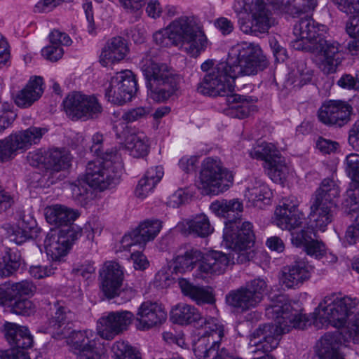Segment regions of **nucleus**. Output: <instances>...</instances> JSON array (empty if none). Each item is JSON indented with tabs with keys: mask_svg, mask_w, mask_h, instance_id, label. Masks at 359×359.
Wrapping results in <instances>:
<instances>
[{
	"mask_svg": "<svg viewBox=\"0 0 359 359\" xmlns=\"http://www.w3.org/2000/svg\"><path fill=\"white\" fill-rule=\"evenodd\" d=\"M358 304L355 298L332 294L325 297L311 314L306 315L280 296L266 309V316L274 320V325H264L257 329L250 335L249 344L256 347L253 352H269L278 346L280 335L293 329H306L311 324L318 329L329 325L345 327L344 341L348 339L359 343V313L353 314Z\"/></svg>",
	"mask_w": 359,
	"mask_h": 359,
	"instance_id": "nucleus-1",
	"label": "nucleus"
},
{
	"mask_svg": "<svg viewBox=\"0 0 359 359\" xmlns=\"http://www.w3.org/2000/svg\"><path fill=\"white\" fill-rule=\"evenodd\" d=\"M269 62L259 45L241 42L233 46L226 61L207 60L202 63L205 72L198 91L211 96H225L235 90V79L254 76L267 68Z\"/></svg>",
	"mask_w": 359,
	"mask_h": 359,
	"instance_id": "nucleus-2",
	"label": "nucleus"
},
{
	"mask_svg": "<svg viewBox=\"0 0 359 359\" xmlns=\"http://www.w3.org/2000/svg\"><path fill=\"white\" fill-rule=\"evenodd\" d=\"M318 0H233L232 9L241 30L248 34L266 32L271 27L269 6L295 16L313 10Z\"/></svg>",
	"mask_w": 359,
	"mask_h": 359,
	"instance_id": "nucleus-3",
	"label": "nucleus"
},
{
	"mask_svg": "<svg viewBox=\"0 0 359 359\" xmlns=\"http://www.w3.org/2000/svg\"><path fill=\"white\" fill-rule=\"evenodd\" d=\"M327 27L319 25L311 18L301 20L294 27L295 37L292 42L297 50L309 51L316 65L325 74L333 73L342 60V48L340 43L327 39Z\"/></svg>",
	"mask_w": 359,
	"mask_h": 359,
	"instance_id": "nucleus-4",
	"label": "nucleus"
},
{
	"mask_svg": "<svg viewBox=\"0 0 359 359\" xmlns=\"http://www.w3.org/2000/svg\"><path fill=\"white\" fill-rule=\"evenodd\" d=\"M210 210L217 216L229 219L225 223L222 246L235 250L241 262L252 258V248L255 243L252 224L249 222L231 221L243 212L242 202L238 198L217 200L210 204Z\"/></svg>",
	"mask_w": 359,
	"mask_h": 359,
	"instance_id": "nucleus-5",
	"label": "nucleus"
},
{
	"mask_svg": "<svg viewBox=\"0 0 359 359\" xmlns=\"http://www.w3.org/2000/svg\"><path fill=\"white\" fill-rule=\"evenodd\" d=\"M74 315L65 307H59L50 320L48 332L55 338H67V343L78 359H106V348L97 332L91 330L71 331Z\"/></svg>",
	"mask_w": 359,
	"mask_h": 359,
	"instance_id": "nucleus-6",
	"label": "nucleus"
},
{
	"mask_svg": "<svg viewBox=\"0 0 359 359\" xmlns=\"http://www.w3.org/2000/svg\"><path fill=\"white\" fill-rule=\"evenodd\" d=\"M153 40L162 47L175 46L192 57H198L209 46L203 27L194 18L188 16L176 18L165 28L155 32Z\"/></svg>",
	"mask_w": 359,
	"mask_h": 359,
	"instance_id": "nucleus-7",
	"label": "nucleus"
},
{
	"mask_svg": "<svg viewBox=\"0 0 359 359\" xmlns=\"http://www.w3.org/2000/svg\"><path fill=\"white\" fill-rule=\"evenodd\" d=\"M299 201L294 196L283 198L276 208L273 223L282 230L291 231L292 243L294 245L302 248L307 255L321 257L325 252V245L313 238L315 234L311 231H297L304 218V214L299 210Z\"/></svg>",
	"mask_w": 359,
	"mask_h": 359,
	"instance_id": "nucleus-8",
	"label": "nucleus"
},
{
	"mask_svg": "<svg viewBox=\"0 0 359 359\" xmlns=\"http://www.w3.org/2000/svg\"><path fill=\"white\" fill-rule=\"evenodd\" d=\"M140 66L147 81L148 96L153 100L165 101L179 90L180 76L166 63L158 62L151 51L144 55Z\"/></svg>",
	"mask_w": 359,
	"mask_h": 359,
	"instance_id": "nucleus-9",
	"label": "nucleus"
},
{
	"mask_svg": "<svg viewBox=\"0 0 359 359\" xmlns=\"http://www.w3.org/2000/svg\"><path fill=\"white\" fill-rule=\"evenodd\" d=\"M233 178V172L218 157H207L201 163L196 186L204 194L218 195L230 188Z\"/></svg>",
	"mask_w": 359,
	"mask_h": 359,
	"instance_id": "nucleus-10",
	"label": "nucleus"
},
{
	"mask_svg": "<svg viewBox=\"0 0 359 359\" xmlns=\"http://www.w3.org/2000/svg\"><path fill=\"white\" fill-rule=\"evenodd\" d=\"M27 161L32 166L44 168L46 175L34 172L29 178V186L32 188H43L50 186L53 180H50L51 171H59L67 168L70 165L71 156L65 150L53 149L48 151L36 150L27 155Z\"/></svg>",
	"mask_w": 359,
	"mask_h": 359,
	"instance_id": "nucleus-11",
	"label": "nucleus"
},
{
	"mask_svg": "<svg viewBox=\"0 0 359 359\" xmlns=\"http://www.w3.org/2000/svg\"><path fill=\"white\" fill-rule=\"evenodd\" d=\"M345 170L351 180L349 188L347 189L345 199L342 203V208L347 214L356 213L359 210V205L355 193L359 194V154L352 153L346 156L345 162ZM359 238V213L357 215L353 224L350 225L346 232L344 238L345 246L353 245Z\"/></svg>",
	"mask_w": 359,
	"mask_h": 359,
	"instance_id": "nucleus-12",
	"label": "nucleus"
},
{
	"mask_svg": "<svg viewBox=\"0 0 359 359\" xmlns=\"http://www.w3.org/2000/svg\"><path fill=\"white\" fill-rule=\"evenodd\" d=\"M121 167L116 154H106L88 163L85 180L89 187L103 191L116 183Z\"/></svg>",
	"mask_w": 359,
	"mask_h": 359,
	"instance_id": "nucleus-13",
	"label": "nucleus"
},
{
	"mask_svg": "<svg viewBox=\"0 0 359 359\" xmlns=\"http://www.w3.org/2000/svg\"><path fill=\"white\" fill-rule=\"evenodd\" d=\"M250 156L264 161V169L275 183L283 184L294 177L293 169L285 162L279 151L272 143L262 142L254 147Z\"/></svg>",
	"mask_w": 359,
	"mask_h": 359,
	"instance_id": "nucleus-14",
	"label": "nucleus"
},
{
	"mask_svg": "<svg viewBox=\"0 0 359 359\" xmlns=\"http://www.w3.org/2000/svg\"><path fill=\"white\" fill-rule=\"evenodd\" d=\"M66 114L72 119L88 120L97 117L102 107L97 98L93 95L72 92L62 102Z\"/></svg>",
	"mask_w": 359,
	"mask_h": 359,
	"instance_id": "nucleus-15",
	"label": "nucleus"
},
{
	"mask_svg": "<svg viewBox=\"0 0 359 359\" xmlns=\"http://www.w3.org/2000/svg\"><path fill=\"white\" fill-rule=\"evenodd\" d=\"M104 87L108 101L121 105L132 100L137 90V81L131 71L124 70L112 76Z\"/></svg>",
	"mask_w": 359,
	"mask_h": 359,
	"instance_id": "nucleus-16",
	"label": "nucleus"
},
{
	"mask_svg": "<svg viewBox=\"0 0 359 359\" xmlns=\"http://www.w3.org/2000/svg\"><path fill=\"white\" fill-rule=\"evenodd\" d=\"M266 288V283L264 279H255L245 287L229 292L226 297V302L241 311L253 309L262 301Z\"/></svg>",
	"mask_w": 359,
	"mask_h": 359,
	"instance_id": "nucleus-17",
	"label": "nucleus"
},
{
	"mask_svg": "<svg viewBox=\"0 0 359 359\" xmlns=\"http://www.w3.org/2000/svg\"><path fill=\"white\" fill-rule=\"evenodd\" d=\"M232 254L230 257L225 253L211 250L206 252L201 251V257L197 264V269L194 276L201 279H208L214 276L223 273L231 261L236 259L239 263H243L238 259V253L232 248Z\"/></svg>",
	"mask_w": 359,
	"mask_h": 359,
	"instance_id": "nucleus-18",
	"label": "nucleus"
},
{
	"mask_svg": "<svg viewBox=\"0 0 359 359\" xmlns=\"http://www.w3.org/2000/svg\"><path fill=\"white\" fill-rule=\"evenodd\" d=\"M133 319V313L128 311L104 314L97 321L96 332L102 339L111 340L126 330Z\"/></svg>",
	"mask_w": 359,
	"mask_h": 359,
	"instance_id": "nucleus-19",
	"label": "nucleus"
},
{
	"mask_svg": "<svg viewBox=\"0 0 359 359\" xmlns=\"http://www.w3.org/2000/svg\"><path fill=\"white\" fill-rule=\"evenodd\" d=\"M166 318L167 313L161 304L146 301L140 305L133 320L137 330L147 331L160 325Z\"/></svg>",
	"mask_w": 359,
	"mask_h": 359,
	"instance_id": "nucleus-20",
	"label": "nucleus"
},
{
	"mask_svg": "<svg viewBox=\"0 0 359 359\" xmlns=\"http://www.w3.org/2000/svg\"><path fill=\"white\" fill-rule=\"evenodd\" d=\"M337 8L350 15L346 25L347 34L353 39L348 44V50L353 54L359 52V0H331Z\"/></svg>",
	"mask_w": 359,
	"mask_h": 359,
	"instance_id": "nucleus-21",
	"label": "nucleus"
},
{
	"mask_svg": "<svg viewBox=\"0 0 359 359\" xmlns=\"http://www.w3.org/2000/svg\"><path fill=\"white\" fill-rule=\"evenodd\" d=\"M351 106L342 100H330L319 109V120L325 125L342 126L350 119Z\"/></svg>",
	"mask_w": 359,
	"mask_h": 359,
	"instance_id": "nucleus-22",
	"label": "nucleus"
},
{
	"mask_svg": "<svg viewBox=\"0 0 359 359\" xmlns=\"http://www.w3.org/2000/svg\"><path fill=\"white\" fill-rule=\"evenodd\" d=\"M102 290L109 298H114L121 292L123 280V268L116 262H104L100 271Z\"/></svg>",
	"mask_w": 359,
	"mask_h": 359,
	"instance_id": "nucleus-23",
	"label": "nucleus"
},
{
	"mask_svg": "<svg viewBox=\"0 0 359 359\" xmlns=\"http://www.w3.org/2000/svg\"><path fill=\"white\" fill-rule=\"evenodd\" d=\"M130 52L128 43L122 36L108 39L100 50L99 62L103 67H111L123 60Z\"/></svg>",
	"mask_w": 359,
	"mask_h": 359,
	"instance_id": "nucleus-24",
	"label": "nucleus"
},
{
	"mask_svg": "<svg viewBox=\"0 0 359 359\" xmlns=\"http://www.w3.org/2000/svg\"><path fill=\"white\" fill-rule=\"evenodd\" d=\"M313 268L307 262L299 260L284 266L279 275L280 284L286 288H296L311 277Z\"/></svg>",
	"mask_w": 359,
	"mask_h": 359,
	"instance_id": "nucleus-25",
	"label": "nucleus"
},
{
	"mask_svg": "<svg viewBox=\"0 0 359 359\" xmlns=\"http://www.w3.org/2000/svg\"><path fill=\"white\" fill-rule=\"evenodd\" d=\"M46 132L45 128L30 127L26 130L13 132L6 137L18 155L37 144Z\"/></svg>",
	"mask_w": 359,
	"mask_h": 359,
	"instance_id": "nucleus-26",
	"label": "nucleus"
},
{
	"mask_svg": "<svg viewBox=\"0 0 359 359\" xmlns=\"http://www.w3.org/2000/svg\"><path fill=\"white\" fill-rule=\"evenodd\" d=\"M44 248L47 257L55 264L64 262L71 249L67 237L59 231H52L46 236Z\"/></svg>",
	"mask_w": 359,
	"mask_h": 359,
	"instance_id": "nucleus-27",
	"label": "nucleus"
},
{
	"mask_svg": "<svg viewBox=\"0 0 359 359\" xmlns=\"http://www.w3.org/2000/svg\"><path fill=\"white\" fill-rule=\"evenodd\" d=\"M272 194L268 185L261 180L255 178L247 182L244 196L249 205L262 208L270 203Z\"/></svg>",
	"mask_w": 359,
	"mask_h": 359,
	"instance_id": "nucleus-28",
	"label": "nucleus"
},
{
	"mask_svg": "<svg viewBox=\"0 0 359 359\" xmlns=\"http://www.w3.org/2000/svg\"><path fill=\"white\" fill-rule=\"evenodd\" d=\"M80 212L75 209L62 204H53L44 209L46 222L57 227L67 226L80 216Z\"/></svg>",
	"mask_w": 359,
	"mask_h": 359,
	"instance_id": "nucleus-29",
	"label": "nucleus"
},
{
	"mask_svg": "<svg viewBox=\"0 0 359 359\" xmlns=\"http://www.w3.org/2000/svg\"><path fill=\"white\" fill-rule=\"evenodd\" d=\"M342 333H327L316 345V352L320 359H345L340 348L343 341L339 337Z\"/></svg>",
	"mask_w": 359,
	"mask_h": 359,
	"instance_id": "nucleus-30",
	"label": "nucleus"
},
{
	"mask_svg": "<svg viewBox=\"0 0 359 359\" xmlns=\"http://www.w3.org/2000/svg\"><path fill=\"white\" fill-rule=\"evenodd\" d=\"M72 39L65 32L53 30L49 34V44L41 50V56L50 62H56L61 59L64 54L63 46H69Z\"/></svg>",
	"mask_w": 359,
	"mask_h": 359,
	"instance_id": "nucleus-31",
	"label": "nucleus"
},
{
	"mask_svg": "<svg viewBox=\"0 0 359 359\" xmlns=\"http://www.w3.org/2000/svg\"><path fill=\"white\" fill-rule=\"evenodd\" d=\"M43 90L42 77L32 76L27 85L16 94L15 102L20 107H29L41 97Z\"/></svg>",
	"mask_w": 359,
	"mask_h": 359,
	"instance_id": "nucleus-32",
	"label": "nucleus"
},
{
	"mask_svg": "<svg viewBox=\"0 0 359 359\" xmlns=\"http://www.w3.org/2000/svg\"><path fill=\"white\" fill-rule=\"evenodd\" d=\"M333 207L314 200L309 214V219L313 228L323 232L326 230L327 225L333 220L334 214L332 210Z\"/></svg>",
	"mask_w": 359,
	"mask_h": 359,
	"instance_id": "nucleus-33",
	"label": "nucleus"
},
{
	"mask_svg": "<svg viewBox=\"0 0 359 359\" xmlns=\"http://www.w3.org/2000/svg\"><path fill=\"white\" fill-rule=\"evenodd\" d=\"M163 175L164 170L162 166H154L148 169L144 177L138 182L135 190V196L140 199L147 198L153 193Z\"/></svg>",
	"mask_w": 359,
	"mask_h": 359,
	"instance_id": "nucleus-34",
	"label": "nucleus"
},
{
	"mask_svg": "<svg viewBox=\"0 0 359 359\" xmlns=\"http://www.w3.org/2000/svg\"><path fill=\"white\" fill-rule=\"evenodd\" d=\"M5 336L8 342L19 348H29L33 345V337L28 328L13 323L4 325Z\"/></svg>",
	"mask_w": 359,
	"mask_h": 359,
	"instance_id": "nucleus-35",
	"label": "nucleus"
},
{
	"mask_svg": "<svg viewBox=\"0 0 359 359\" xmlns=\"http://www.w3.org/2000/svg\"><path fill=\"white\" fill-rule=\"evenodd\" d=\"M178 285L182 292L194 301L198 305L215 303V296L211 287L193 285L185 278H179Z\"/></svg>",
	"mask_w": 359,
	"mask_h": 359,
	"instance_id": "nucleus-36",
	"label": "nucleus"
},
{
	"mask_svg": "<svg viewBox=\"0 0 359 359\" xmlns=\"http://www.w3.org/2000/svg\"><path fill=\"white\" fill-rule=\"evenodd\" d=\"M196 326L201 329L199 334L210 339L212 344L219 343L224 336V325L217 316H205L204 318L201 317Z\"/></svg>",
	"mask_w": 359,
	"mask_h": 359,
	"instance_id": "nucleus-37",
	"label": "nucleus"
},
{
	"mask_svg": "<svg viewBox=\"0 0 359 359\" xmlns=\"http://www.w3.org/2000/svg\"><path fill=\"white\" fill-rule=\"evenodd\" d=\"M170 318L175 323L188 325L194 323L197 324L201 318V315L194 306L179 303L171 308Z\"/></svg>",
	"mask_w": 359,
	"mask_h": 359,
	"instance_id": "nucleus-38",
	"label": "nucleus"
},
{
	"mask_svg": "<svg viewBox=\"0 0 359 359\" xmlns=\"http://www.w3.org/2000/svg\"><path fill=\"white\" fill-rule=\"evenodd\" d=\"M124 146L132 156L144 157L149 152V139L143 133L129 134L126 137Z\"/></svg>",
	"mask_w": 359,
	"mask_h": 359,
	"instance_id": "nucleus-39",
	"label": "nucleus"
},
{
	"mask_svg": "<svg viewBox=\"0 0 359 359\" xmlns=\"http://www.w3.org/2000/svg\"><path fill=\"white\" fill-rule=\"evenodd\" d=\"M340 192L339 182L333 179L327 178L322 181L320 187L316 191L315 201L334 206Z\"/></svg>",
	"mask_w": 359,
	"mask_h": 359,
	"instance_id": "nucleus-40",
	"label": "nucleus"
},
{
	"mask_svg": "<svg viewBox=\"0 0 359 359\" xmlns=\"http://www.w3.org/2000/svg\"><path fill=\"white\" fill-rule=\"evenodd\" d=\"M201 257V250L191 248L184 254L177 255L172 263V271L175 273H183L191 271Z\"/></svg>",
	"mask_w": 359,
	"mask_h": 359,
	"instance_id": "nucleus-41",
	"label": "nucleus"
},
{
	"mask_svg": "<svg viewBox=\"0 0 359 359\" xmlns=\"http://www.w3.org/2000/svg\"><path fill=\"white\" fill-rule=\"evenodd\" d=\"M182 225L184 231L201 237L208 236L213 232V227L207 215L204 214L196 215L192 219L183 222Z\"/></svg>",
	"mask_w": 359,
	"mask_h": 359,
	"instance_id": "nucleus-42",
	"label": "nucleus"
},
{
	"mask_svg": "<svg viewBox=\"0 0 359 359\" xmlns=\"http://www.w3.org/2000/svg\"><path fill=\"white\" fill-rule=\"evenodd\" d=\"M162 228V222L156 219H147L140 224L135 229L141 243L144 245L147 242L154 239Z\"/></svg>",
	"mask_w": 359,
	"mask_h": 359,
	"instance_id": "nucleus-43",
	"label": "nucleus"
},
{
	"mask_svg": "<svg viewBox=\"0 0 359 359\" xmlns=\"http://www.w3.org/2000/svg\"><path fill=\"white\" fill-rule=\"evenodd\" d=\"M313 76V71L304 62H299L296 69H293L290 74L292 83L297 86H302L309 83Z\"/></svg>",
	"mask_w": 359,
	"mask_h": 359,
	"instance_id": "nucleus-44",
	"label": "nucleus"
},
{
	"mask_svg": "<svg viewBox=\"0 0 359 359\" xmlns=\"http://www.w3.org/2000/svg\"><path fill=\"white\" fill-rule=\"evenodd\" d=\"M7 233L10 241L18 245L23 243L31 236L29 229L23 222L9 226Z\"/></svg>",
	"mask_w": 359,
	"mask_h": 359,
	"instance_id": "nucleus-45",
	"label": "nucleus"
},
{
	"mask_svg": "<svg viewBox=\"0 0 359 359\" xmlns=\"http://www.w3.org/2000/svg\"><path fill=\"white\" fill-rule=\"evenodd\" d=\"M111 351L115 359H140L138 353L124 341H116L111 347Z\"/></svg>",
	"mask_w": 359,
	"mask_h": 359,
	"instance_id": "nucleus-46",
	"label": "nucleus"
},
{
	"mask_svg": "<svg viewBox=\"0 0 359 359\" xmlns=\"http://www.w3.org/2000/svg\"><path fill=\"white\" fill-rule=\"evenodd\" d=\"M88 187L85 180V177L78 179L75 182L69 185L72 197L78 201L81 205H85L87 203L89 195Z\"/></svg>",
	"mask_w": 359,
	"mask_h": 359,
	"instance_id": "nucleus-47",
	"label": "nucleus"
},
{
	"mask_svg": "<svg viewBox=\"0 0 359 359\" xmlns=\"http://www.w3.org/2000/svg\"><path fill=\"white\" fill-rule=\"evenodd\" d=\"M15 116L11 106L8 103H4L0 108V135L12 126Z\"/></svg>",
	"mask_w": 359,
	"mask_h": 359,
	"instance_id": "nucleus-48",
	"label": "nucleus"
},
{
	"mask_svg": "<svg viewBox=\"0 0 359 359\" xmlns=\"http://www.w3.org/2000/svg\"><path fill=\"white\" fill-rule=\"evenodd\" d=\"M135 245L144 246L135 230L126 234L116 248V252L128 251Z\"/></svg>",
	"mask_w": 359,
	"mask_h": 359,
	"instance_id": "nucleus-49",
	"label": "nucleus"
},
{
	"mask_svg": "<svg viewBox=\"0 0 359 359\" xmlns=\"http://www.w3.org/2000/svg\"><path fill=\"white\" fill-rule=\"evenodd\" d=\"M57 266L52 262L50 265H32L29 267V273L36 279H41L49 277L55 273Z\"/></svg>",
	"mask_w": 359,
	"mask_h": 359,
	"instance_id": "nucleus-50",
	"label": "nucleus"
},
{
	"mask_svg": "<svg viewBox=\"0 0 359 359\" xmlns=\"http://www.w3.org/2000/svg\"><path fill=\"white\" fill-rule=\"evenodd\" d=\"M102 229L103 226L100 221L93 220L85 224L83 229V233L87 240L93 241L95 236L101 234Z\"/></svg>",
	"mask_w": 359,
	"mask_h": 359,
	"instance_id": "nucleus-51",
	"label": "nucleus"
},
{
	"mask_svg": "<svg viewBox=\"0 0 359 359\" xmlns=\"http://www.w3.org/2000/svg\"><path fill=\"white\" fill-rule=\"evenodd\" d=\"M3 262L4 269L9 275L19 268L20 257L15 252L10 251L4 256Z\"/></svg>",
	"mask_w": 359,
	"mask_h": 359,
	"instance_id": "nucleus-52",
	"label": "nucleus"
},
{
	"mask_svg": "<svg viewBox=\"0 0 359 359\" xmlns=\"http://www.w3.org/2000/svg\"><path fill=\"white\" fill-rule=\"evenodd\" d=\"M16 156L7 137L0 139V163L9 161Z\"/></svg>",
	"mask_w": 359,
	"mask_h": 359,
	"instance_id": "nucleus-53",
	"label": "nucleus"
},
{
	"mask_svg": "<svg viewBox=\"0 0 359 359\" xmlns=\"http://www.w3.org/2000/svg\"><path fill=\"white\" fill-rule=\"evenodd\" d=\"M175 278L170 269L163 268L156 274L154 282L157 287H167L173 283Z\"/></svg>",
	"mask_w": 359,
	"mask_h": 359,
	"instance_id": "nucleus-54",
	"label": "nucleus"
},
{
	"mask_svg": "<svg viewBox=\"0 0 359 359\" xmlns=\"http://www.w3.org/2000/svg\"><path fill=\"white\" fill-rule=\"evenodd\" d=\"M12 311L19 315H29L34 310L32 302L27 299H18L12 305Z\"/></svg>",
	"mask_w": 359,
	"mask_h": 359,
	"instance_id": "nucleus-55",
	"label": "nucleus"
},
{
	"mask_svg": "<svg viewBox=\"0 0 359 359\" xmlns=\"http://www.w3.org/2000/svg\"><path fill=\"white\" fill-rule=\"evenodd\" d=\"M337 85L346 90H359V74L354 78L351 74H344L337 81Z\"/></svg>",
	"mask_w": 359,
	"mask_h": 359,
	"instance_id": "nucleus-56",
	"label": "nucleus"
},
{
	"mask_svg": "<svg viewBox=\"0 0 359 359\" xmlns=\"http://www.w3.org/2000/svg\"><path fill=\"white\" fill-rule=\"evenodd\" d=\"M199 157L196 155H186L182 156L179 162V168L184 172L189 173L194 171Z\"/></svg>",
	"mask_w": 359,
	"mask_h": 359,
	"instance_id": "nucleus-57",
	"label": "nucleus"
},
{
	"mask_svg": "<svg viewBox=\"0 0 359 359\" xmlns=\"http://www.w3.org/2000/svg\"><path fill=\"white\" fill-rule=\"evenodd\" d=\"M130 260L135 270L144 271L149 266L148 259L141 252L137 251L133 252L130 255Z\"/></svg>",
	"mask_w": 359,
	"mask_h": 359,
	"instance_id": "nucleus-58",
	"label": "nucleus"
},
{
	"mask_svg": "<svg viewBox=\"0 0 359 359\" xmlns=\"http://www.w3.org/2000/svg\"><path fill=\"white\" fill-rule=\"evenodd\" d=\"M62 0H40L34 7L36 13H48L60 4Z\"/></svg>",
	"mask_w": 359,
	"mask_h": 359,
	"instance_id": "nucleus-59",
	"label": "nucleus"
},
{
	"mask_svg": "<svg viewBox=\"0 0 359 359\" xmlns=\"http://www.w3.org/2000/svg\"><path fill=\"white\" fill-rule=\"evenodd\" d=\"M214 25L223 35H228L234 29L233 22L225 17L217 18L214 21Z\"/></svg>",
	"mask_w": 359,
	"mask_h": 359,
	"instance_id": "nucleus-60",
	"label": "nucleus"
},
{
	"mask_svg": "<svg viewBox=\"0 0 359 359\" xmlns=\"http://www.w3.org/2000/svg\"><path fill=\"white\" fill-rule=\"evenodd\" d=\"M12 290L20 296L32 295L35 292L36 287L31 282L22 281L14 284Z\"/></svg>",
	"mask_w": 359,
	"mask_h": 359,
	"instance_id": "nucleus-61",
	"label": "nucleus"
},
{
	"mask_svg": "<svg viewBox=\"0 0 359 359\" xmlns=\"http://www.w3.org/2000/svg\"><path fill=\"white\" fill-rule=\"evenodd\" d=\"M188 198V195L184 189H178L168 199V205L172 208H177L183 204Z\"/></svg>",
	"mask_w": 359,
	"mask_h": 359,
	"instance_id": "nucleus-62",
	"label": "nucleus"
},
{
	"mask_svg": "<svg viewBox=\"0 0 359 359\" xmlns=\"http://www.w3.org/2000/svg\"><path fill=\"white\" fill-rule=\"evenodd\" d=\"M74 272L86 279H89L95 273V268L93 263L86 261L84 263L76 266L74 269Z\"/></svg>",
	"mask_w": 359,
	"mask_h": 359,
	"instance_id": "nucleus-63",
	"label": "nucleus"
},
{
	"mask_svg": "<svg viewBox=\"0 0 359 359\" xmlns=\"http://www.w3.org/2000/svg\"><path fill=\"white\" fill-rule=\"evenodd\" d=\"M316 147L324 154H330L337 149L338 143L330 140L319 138L316 142Z\"/></svg>",
	"mask_w": 359,
	"mask_h": 359,
	"instance_id": "nucleus-64",
	"label": "nucleus"
}]
</instances>
